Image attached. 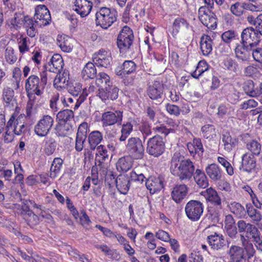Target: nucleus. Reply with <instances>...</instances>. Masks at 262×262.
Segmentation results:
<instances>
[{
  "instance_id": "2",
  "label": "nucleus",
  "mask_w": 262,
  "mask_h": 262,
  "mask_svg": "<svg viewBox=\"0 0 262 262\" xmlns=\"http://www.w3.org/2000/svg\"><path fill=\"white\" fill-rule=\"evenodd\" d=\"M48 72L43 71L40 73V78L36 75L30 76L26 81L25 89L27 94L34 93L41 96L47 83Z\"/></svg>"
},
{
  "instance_id": "41",
  "label": "nucleus",
  "mask_w": 262,
  "mask_h": 262,
  "mask_svg": "<svg viewBox=\"0 0 262 262\" xmlns=\"http://www.w3.org/2000/svg\"><path fill=\"white\" fill-rule=\"evenodd\" d=\"M243 88L245 92L251 97H256L260 94L259 86L255 88L254 82L252 80L246 82Z\"/></svg>"
},
{
  "instance_id": "49",
  "label": "nucleus",
  "mask_w": 262,
  "mask_h": 262,
  "mask_svg": "<svg viewBox=\"0 0 262 262\" xmlns=\"http://www.w3.org/2000/svg\"><path fill=\"white\" fill-rule=\"evenodd\" d=\"M203 136L206 139H211L216 137V130L214 125L206 124L201 128Z\"/></svg>"
},
{
  "instance_id": "28",
  "label": "nucleus",
  "mask_w": 262,
  "mask_h": 262,
  "mask_svg": "<svg viewBox=\"0 0 262 262\" xmlns=\"http://www.w3.org/2000/svg\"><path fill=\"white\" fill-rule=\"evenodd\" d=\"M189 23L184 18L178 17L176 18L172 24V35L173 37L179 32H184L188 30Z\"/></svg>"
},
{
  "instance_id": "26",
  "label": "nucleus",
  "mask_w": 262,
  "mask_h": 262,
  "mask_svg": "<svg viewBox=\"0 0 262 262\" xmlns=\"http://www.w3.org/2000/svg\"><path fill=\"white\" fill-rule=\"evenodd\" d=\"M35 95L34 93L27 94L29 100L26 107V117L29 118L36 113L37 108L39 106L38 98Z\"/></svg>"
},
{
  "instance_id": "18",
  "label": "nucleus",
  "mask_w": 262,
  "mask_h": 262,
  "mask_svg": "<svg viewBox=\"0 0 262 262\" xmlns=\"http://www.w3.org/2000/svg\"><path fill=\"white\" fill-rule=\"evenodd\" d=\"M189 188L185 184L175 185L171 192V197L177 204H181L187 196Z\"/></svg>"
},
{
  "instance_id": "58",
  "label": "nucleus",
  "mask_w": 262,
  "mask_h": 262,
  "mask_svg": "<svg viewBox=\"0 0 262 262\" xmlns=\"http://www.w3.org/2000/svg\"><path fill=\"white\" fill-rule=\"evenodd\" d=\"M244 73L247 76L257 77L259 74V67L253 64L248 66L245 68Z\"/></svg>"
},
{
  "instance_id": "19",
  "label": "nucleus",
  "mask_w": 262,
  "mask_h": 262,
  "mask_svg": "<svg viewBox=\"0 0 262 262\" xmlns=\"http://www.w3.org/2000/svg\"><path fill=\"white\" fill-rule=\"evenodd\" d=\"M207 242L213 250H218L223 248L226 245V240L224 236L221 234L216 232L207 235Z\"/></svg>"
},
{
  "instance_id": "52",
  "label": "nucleus",
  "mask_w": 262,
  "mask_h": 262,
  "mask_svg": "<svg viewBox=\"0 0 262 262\" xmlns=\"http://www.w3.org/2000/svg\"><path fill=\"white\" fill-rule=\"evenodd\" d=\"M21 71L18 68H15L13 71L12 79L13 81L11 86L14 90H17L19 88V83L21 80Z\"/></svg>"
},
{
  "instance_id": "27",
  "label": "nucleus",
  "mask_w": 262,
  "mask_h": 262,
  "mask_svg": "<svg viewBox=\"0 0 262 262\" xmlns=\"http://www.w3.org/2000/svg\"><path fill=\"white\" fill-rule=\"evenodd\" d=\"M213 40L208 35L203 34L200 39V47L204 56H209L212 53Z\"/></svg>"
},
{
  "instance_id": "37",
  "label": "nucleus",
  "mask_w": 262,
  "mask_h": 262,
  "mask_svg": "<svg viewBox=\"0 0 262 262\" xmlns=\"http://www.w3.org/2000/svg\"><path fill=\"white\" fill-rule=\"evenodd\" d=\"M206 171L213 181L220 180L222 177V170L217 165H208L206 168Z\"/></svg>"
},
{
  "instance_id": "25",
  "label": "nucleus",
  "mask_w": 262,
  "mask_h": 262,
  "mask_svg": "<svg viewBox=\"0 0 262 262\" xmlns=\"http://www.w3.org/2000/svg\"><path fill=\"white\" fill-rule=\"evenodd\" d=\"M27 207L25 206L21 210L20 215L25 220L28 225L31 228H34L39 224L40 222L39 217L35 214L31 210H26Z\"/></svg>"
},
{
  "instance_id": "42",
  "label": "nucleus",
  "mask_w": 262,
  "mask_h": 262,
  "mask_svg": "<svg viewBox=\"0 0 262 262\" xmlns=\"http://www.w3.org/2000/svg\"><path fill=\"white\" fill-rule=\"evenodd\" d=\"M221 209L218 207L208 208L206 215V217L214 224L219 223L221 220Z\"/></svg>"
},
{
  "instance_id": "7",
  "label": "nucleus",
  "mask_w": 262,
  "mask_h": 262,
  "mask_svg": "<svg viewBox=\"0 0 262 262\" xmlns=\"http://www.w3.org/2000/svg\"><path fill=\"white\" fill-rule=\"evenodd\" d=\"M198 13L199 19L204 26L210 30H214L216 28V16L206 6L200 7Z\"/></svg>"
},
{
  "instance_id": "20",
  "label": "nucleus",
  "mask_w": 262,
  "mask_h": 262,
  "mask_svg": "<svg viewBox=\"0 0 262 262\" xmlns=\"http://www.w3.org/2000/svg\"><path fill=\"white\" fill-rule=\"evenodd\" d=\"M136 64L132 60H125L120 66L115 69V73L117 76L123 78L127 75H129L136 72Z\"/></svg>"
},
{
  "instance_id": "3",
  "label": "nucleus",
  "mask_w": 262,
  "mask_h": 262,
  "mask_svg": "<svg viewBox=\"0 0 262 262\" xmlns=\"http://www.w3.org/2000/svg\"><path fill=\"white\" fill-rule=\"evenodd\" d=\"M95 16L97 26L107 29L117 20L118 14L116 10L104 7L99 9L96 13Z\"/></svg>"
},
{
  "instance_id": "63",
  "label": "nucleus",
  "mask_w": 262,
  "mask_h": 262,
  "mask_svg": "<svg viewBox=\"0 0 262 262\" xmlns=\"http://www.w3.org/2000/svg\"><path fill=\"white\" fill-rule=\"evenodd\" d=\"M89 130L88 123L85 122L81 123L78 126L76 136L86 138L87 133Z\"/></svg>"
},
{
  "instance_id": "50",
  "label": "nucleus",
  "mask_w": 262,
  "mask_h": 262,
  "mask_svg": "<svg viewBox=\"0 0 262 262\" xmlns=\"http://www.w3.org/2000/svg\"><path fill=\"white\" fill-rule=\"evenodd\" d=\"M209 65L205 60H201L199 62L195 70L192 73V76L198 79L203 73L208 70Z\"/></svg>"
},
{
  "instance_id": "10",
  "label": "nucleus",
  "mask_w": 262,
  "mask_h": 262,
  "mask_svg": "<svg viewBox=\"0 0 262 262\" xmlns=\"http://www.w3.org/2000/svg\"><path fill=\"white\" fill-rule=\"evenodd\" d=\"M164 150L165 144L160 136L156 135L148 140L147 151L149 155L158 157L162 155Z\"/></svg>"
},
{
  "instance_id": "14",
  "label": "nucleus",
  "mask_w": 262,
  "mask_h": 262,
  "mask_svg": "<svg viewBox=\"0 0 262 262\" xmlns=\"http://www.w3.org/2000/svg\"><path fill=\"white\" fill-rule=\"evenodd\" d=\"M93 60L98 67L109 68L112 62L111 53L103 49L100 50L94 55Z\"/></svg>"
},
{
  "instance_id": "15",
  "label": "nucleus",
  "mask_w": 262,
  "mask_h": 262,
  "mask_svg": "<svg viewBox=\"0 0 262 262\" xmlns=\"http://www.w3.org/2000/svg\"><path fill=\"white\" fill-rule=\"evenodd\" d=\"M119 89L111 83L109 85L104 86V88H99L97 96L102 100H114L118 97Z\"/></svg>"
},
{
  "instance_id": "47",
  "label": "nucleus",
  "mask_w": 262,
  "mask_h": 262,
  "mask_svg": "<svg viewBox=\"0 0 262 262\" xmlns=\"http://www.w3.org/2000/svg\"><path fill=\"white\" fill-rule=\"evenodd\" d=\"M246 208V213L253 221L258 222L262 220L260 212L255 209L251 204H247Z\"/></svg>"
},
{
  "instance_id": "23",
  "label": "nucleus",
  "mask_w": 262,
  "mask_h": 262,
  "mask_svg": "<svg viewBox=\"0 0 262 262\" xmlns=\"http://www.w3.org/2000/svg\"><path fill=\"white\" fill-rule=\"evenodd\" d=\"M252 48L245 45L237 44L234 49L235 57L243 62L248 61L251 57Z\"/></svg>"
},
{
  "instance_id": "40",
  "label": "nucleus",
  "mask_w": 262,
  "mask_h": 262,
  "mask_svg": "<svg viewBox=\"0 0 262 262\" xmlns=\"http://www.w3.org/2000/svg\"><path fill=\"white\" fill-rule=\"evenodd\" d=\"M71 128L72 125L70 123L58 121L55 127V134L58 137H65L68 134Z\"/></svg>"
},
{
  "instance_id": "53",
  "label": "nucleus",
  "mask_w": 262,
  "mask_h": 262,
  "mask_svg": "<svg viewBox=\"0 0 262 262\" xmlns=\"http://www.w3.org/2000/svg\"><path fill=\"white\" fill-rule=\"evenodd\" d=\"M171 162L173 164H192L190 160L186 159L180 151H176L174 153L171 159Z\"/></svg>"
},
{
  "instance_id": "44",
  "label": "nucleus",
  "mask_w": 262,
  "mask_h": 262,
  "mask_svg": "<svg viewBox=\"0 0 262 262\" xmlns=\"http://www.w3.org/2000/svg\"><path fill=\"white\" fill-rule=\"evenodd\" d=\"M194 179L198 185L201 188H205L209 185L208 180L204 172L200 169H196L194 176Z\"/></svg>"
},
{
  "instance_id": "36",
  "label": "nucleus",
  "mask_w": 262,
  "mask_h": 262,
  "mask_svg": "<svg viewBox=\"0 0 262 262\" xmlns=\"http://www.w3.org/2000/svg\"><path fill=\"white\" fill-rule=\"evenodd\" d=\"M103 139V134L98 130L90 133L88 136V142L91 149L94 150Z\"/></svg>"
},
{
  "instance_id": "1",
  "label": "nucleus",
  "mask_w": 262,
  "mask_h": 262,
  "mask_svg": "<svg viewBox=\"0 0 262 262\" xmlns=\"http://www.w3.org/2000/svg\"><path fill=\"white\" fill-rule=\"evenodd\" d=\"M126 148L131 156L120 158L117 164H133L132 158L134 159H141L144 155V147L141 140L137 137H131L127 140Z\"/></svg>"
},
{
  "instance_id": "43",
  "label": "nucleus",
  "mask_w": 262,
  "mask_h": 262,
  "mask_svg": "<svg viewBox=\"0 0 262 262\" xmlns=\"http://www.w3.org/2000/svg\"><path fill=\"white\" fill-rule=\"evenodd\" d=\"M56 75L54 80V85L57 88H64L68 84L69 78L67 72H63L62 74L60 73Z\"/></svg>"
},
{
  "instance_id": "39",
  "label": "nucleus",
  "mask_w": 262,
  "mask_h": 262,
  "mask_svg": "<svg viewBox=\"0 0 262 262\" xmlns=\"http://www.w3.org/2000/svg\"><path fill=\"white\" fill-rule=\"evenodd\" d=\"M230 211L237 216L238 218H242L246 214V208L240 203L233 202L230 203L228 205Z\"/></svg>"
},
{
  "instance_id": "64",
  "label": "nucleus",
  "mask_w": 262,
  "mask_h": 262,
  "mask_svg": "<svg viewBox=\"0 0 262 262\" xmlns=\"http://www.w3.org/2000/svg\"><path fill=\"white\" fill-rule=\"evenodd\" d=\"M251 55L255 61L262 63V48L256 47L252 48Z\"/></svg>"
},
{
  "instance_id": "51",
  "label": "nucleus",
  "mask_w": 262,
  "mask_h": 262,
  "mask_svg": "<svg viewBox=\"0 0 262 262\" xmlns=\"http://www.w3.org/2000/svg\"><path fill=\"white\" fill-rule=\"evenodd\" d=\"M56 147V142L52 137L47 138L45 140L44 150L47 155H51L55 151Z\"/></svg>"
},
{
  "instance_id": "35",
  "label": "nucleus",
  "mask_w": 262,
  "mask_h": 262,
  "mask_svg": "<svg viewBox=\"0 0 262 262\" xmlns=\"http://www.w3.org/2000/svg\"><path fill=\"white\" fill-rule=\"evenodd\" d=\"M97 70L92 62H88L83 68L81 72V76L83 79L88 80L89 79H94L96 77Z\"/></svg>"
},
{
  "instance_id": "38",
  "label": "nucleus",
  "mask_w": 262,
  "mask_h": 262,
  "mask_svg": "<svg viewBox=\"0 0 262 262\" xmlns=\"http://www.w3.org/2000/svg\"><path fill=\"white\" fill-rule=\"evenodd\" d=\"M70 37L64 34L57 36V44L64 52H70L72 49V46L70 42Z\"/></svg>"
},
{
  "instance_id": "56",
  "label": "nucleus",
  "mask_w": 262,
  "mask_h": 262,
  "mask_svg": "<svg viewBox=\"0 0 262 262\" xmlns=\"http://www.w3.org/2000/svg\"><path fill=\"white\" fill-rule=\"evenodd\" d=\"M5 57L6 61L9 64H13L17 60V57L14 55V50L11 47H7L5 50Z\"/></svg>"
},
{
  "instance_id": "59",
  "label": "nucleus",
  "mask_w": 262,
  "mask_h": 262,
  "mask_svg": "<svg viewBox=\"0 0 262 262\" xmlns=\"http://www.w3.org/2000/svg\"><path fill=\"white\" fill-rule=\"evenodd\" d=\"M237 34L233 30H228L225 31L222 34V39L223 41L227 44L236 39Z\"/></svg>"
},
{
  "instance_id": "34",
  "label": "nucleus",
  "mask_w": 262,
  "mask_h": 262,
  "mask_svg": "<svg viewBox=\"0 0 262 262\" xmlns=\"http://www.w3.org/2000/svg\"><path fill=\"white\" fill-rule=\"evenodd\" d=\"M13 89H14L11 86V88L8 86L4 88L3 90L2 96L6 106L11 105L13 106L14 104L16 103Z\"/></svg>"
},
{
  "instance_id": "29",
  "label": "nucleus",
  "mask_w": 262,
  "mask_h": 262,
  "mask_svg": "<svg viewBox=\"0 0 262 262\" xmlns=\"http://www.w3.org/2000/svg\"><path fill=\"white\" fill-rule=\"evenodd\" d=\"M222 68L231 73H236L239 71V67L237 61L231 57L226 55L222 61Z\"/></svg>"
},
{
  "instance_id": "33",
  "label": "nucleus",
  "mask_w": 262,
  "mask_h": 262,
  "mask_svg": "<svg viewBox=\"0 0 262 262\" xmlns=\"http://www.w3.org/2000/svg\"><path fill=\"white\" fill-rule=\"evenodd\" d=\"M23 26L30 37H33L35 36L37 33L36 27L38 26L35 23V20L33 21L29 16H25L24 17Z\"/></svg>"
},
{
  "instance_id": "57",
  "label": "nucleus",
  "mask_w": 262,
  "mask_h": 262,
  "mask_svg": "<svg viewBox=\"0 0 262 262\" xmlns=\"http://www.w3.org/2000/svg\"><path fill=\"white\" fill-rule=\"evenodd\" d=\"M30 39L28 37L20 38L18 41V48L21 53L23 54L29 50Z\"/></svg>"
},
{
  "instance_id": "55",
  "label": "nucleus",
  "mask_w": 262,
  "mask_h": 262,
  "mask_svg": "<svg viewBox=\"0 0 262 262\" xmlns=\"http://www.w3.org/2000/svg\"><path fill=\"white\" fill-rule=\"evenodd\" d=\"M24 16H22L20 14H15L14 17L9 19L8 24L11 26V28L15 29L19 28L24 24Z\"/></svg>"
},
{
  "instance_id": "12",
  "label": "nucleus",
  "mask_w": 262,
  "mask_h": 262,
  "mask_svg": "<svg viewBox=\"0 0 262 262\" xmlns=\"http://www.w3.org/2000/svg\"><path fill=\"white\" fill-rule=\"evenodd\" d=\"M123 112L120 111L105 112L101 117L102 126L106 127L115 124H121Z\"/></svg>"
},
{
  "instance_id": "48",
  "label": "nucleus",
  "mask_w": 262,
  "mask_h": 262,
  "mask_svg": "<svg viewBox=\"0 0 262 262\" xmlns=\"http://www.w3.org/2000/svg\"><path fill=\"white\" fill-rule=\"evenodd\" d=\"M133 124L132 121L123 124L121 129V135L119 138V141L121 142L125 141L133 131Z\"/></svg>"
},
{
  "instance_id": "8",
  "label": "nucleus",
  "mask_w": 262,
  "mask_h": 262,
  "mask_svg": "<svg viewBox=\"0 0 262 262\" xmlns=\"http://www.w3.org/2000/svg\"><path fill=\"white\" fill-rule=\"evenodd\" d=\"M252 12H260L262 11V4H252L251 3L236 2L231 5V12L236 16H241L245 10Z\"/></svg>"
},
{
  "instance_id": "17",
  "label": "nucleus",
  "mask_w": 262,
  "mask_h": 262,
  "mask_svg": "<svg viewBox=\"0 0 262 262\" xmlns=\"http://www.w3.org/2000/svg\"><path fill=\"white\" fill-rule=\"evenodd\" d=\"M164 179L162 177H150L146 180L145 186L150 194L160 192L164 188Z\"/></svg>"
},
{
  "instance_id": "46",
  "label": "nucleus",
  "mask_w": 262,
  "mask_h": 262,
  "mask_svg": "<svg viewBox=\"0 0 262 262\" xmlns=\"http://www.w3.org/2000/svg\"><path fill=\"white\" fill-rule=\"evenodd\" d=\"M74 116V112L72 110L66 109L59 111L56 115V119L59 122L69 123Z\"/></svg>"
},
{
  "instance_id": "24",
  "label": "nucleus",
  "mask_w": 262,
  "mask_h": 262,
  "mask_svg": "<svg viewBox=\"0 0 262 262\" xmlns=\"http://www.w3.org/2000/svg\"><path fill=\"white\" fill-rule=\"evenodd\" d=\"M201 194L205 197L206 201L211 204L219 208H222L221 199L214 189L210 187L202 191Z\"/></svg>"
},
{
  "instance_id": "60",
  "label": "nucleus",
  "mask_w": 262,
  "mask_h": 262,
  "mask_svg": "<svg viewBox=\"0 0 262 262\" xmlns=\"http://www.w3.org/2000/svg\"><path fill=\"white\" fill-rule=\"evenodd\" d=\"M12 128L15 135H20L25 133L26 130V127L24 123H19L18 122V119L13 120Z\"/></svg>"
},
{
  "instance_id": "31",
  "label": "nucleus",
  "mask_w": 262,
  "mask_h": 262,
  "mask_svg": "<svg viewBox=\"0 0 262 262\" xmlns=\"http://www.w3.org/2000/svg\"><path fill=\"white\" fill-rule=\"evenodd\" d=\"M222 142L224 143L225 150L230 151L236 148L238 140L235 137L232 136L229 133H226L223 135Z\"/></svg>"
},
{
  "instance_id": "22",
  "label": "nucleus",
  "mask_w": 262,
  "mask_h": 262,
  "mask_svg": "<svg viewBox=\"0 0 262 262\" xmlns=\"http://www.w3.org/2000/svg\"><path fill=\"white\" fill-rule=\"evenodd\" d=\"M64 66L61 56L58 54L53 55L48 64L45 66L46 71L53 73H59Z\"/></svg>"
},
{
  "instance_id": "16",
  "label": "nucleus",
  "mask_w": 262,
  "mask_h": 262,
  "mask_svg": "<svg viewBox=\"0 0 262 262\" xmlns=\"http://www.w3.org/2000/svg\"><path fill=\"white\" fill-rule=\"evenodd\" d=\"M93 3L88 0H75L73 10L80 15L81 17L88 16L91 12Z\"/></svg>"
},
{
  "instance_id": "61",
  "label": "nucleus",
  "mask_w": 262,
  "mask_h": 262,
  "mask_svg": "<svg viewBox=\"0 0 262 262\" xmlns=\"http://www.w3.org/2000/svg\"><path fill=\"white\" fill-rule=\"evenodd\" d=\"M97 150L98 152V154H96L97 155L96 158L99 161V164H102L106 159H108V156L107 155V151L106 149H104L103 146L100 145L98 146L97 148Z\"/></svg>"
},
{
  "instance_id": "54",
  "label": "nucleus",
  "mask_w": 262,
  "mask_h": 262,
  "mask_svg": "<svg viewBox=\"0 0 262 262\" xmlns=\"http://www.w3.org/2000/svg\"><path fill=\"white\" fill-rule=\"evenodd\" d=\"M246 147L252 154L258 155L261 150V144L256 140H252L247 143Z\"/></svg>"
},
{
  "instance_id": "9",
  "label": "nucleus",
  "mask_w": 262,
  "mask_h": 262,
  "mask_svg": "<svg viewBox=\"0 0 262 262\" xmlns=\"http://www.w3.org/2000/svg\"><path fill=\"white\" fill-rule=\"evenodd\" d=\"M241 43L251 48L256 47L260 41V35L252 27L244 29L241 35Z\"/></svg>"
},
{
  "instance_id": "62",
  "label": "nucleus",
  "mask_w": 262,
  "mask_h": 262,
  "mask_svg": "<svg viewBox=\"0 0 262 262\" xmlns=\"http://www.w3.org/2000/svg\"><path fill=\"white\" fill-rule=\"evenodd\" d=\"M260 232L257 228L254 225L251 224L249 229L246 234V237H249V235H251L252 238H253L254 241L255 240H259Z\"/></svg>"
},
{
  "instance_id": "32",
  "label": "nucleus",
  "mask_w": 262,
  "mask_h": 262,
  "mask_svg": "<svg viewBox=\"0 0 262 262\" xmlns=\"http://www.w3.org/2000/svg\"><path fill=\"white\" fill-rule=\"evenodd\" d=\"M14 120L15 116L12 115L6 124V131L3 135L4 141L5 143H9L14 140L15 134L13 130L12 125Z\"/></svg>"
},
{
  "instance_id": "13",
  "label": "nucleus",
  "mask_w": 262,
  "mask_h": 262,
  "mask_svg": "<svg viewBox=\"0 0 262 262\" xmlns=\"http://www.w3.org/2000/svg\"><path fill=\"white\" fill-rule=\"evenodd\" d=\"M173 169L172 167L173 165H171L170 167L171 170H173L172 173L177 175L179 177L180 180H189L193 175L194 171V167L193 165H173Z\"/></svg>"
},
{
  "instance_id": "21",
  "label": "nucleus",
  "mask_w": 262,
  "mask_h": 262,
  "mask_svg": "<svg viewBox=\"0 0 262 262\" xmlns=\"http://www.w3.org/2000/svg\"><path fill=\"white\" fill-rule=\"evenodd\" d=\"M130 176L127 174H119L115 180L116 188L118 191L123 194H126L129 189L131 182Z\"/></svg>"
},
{
  "instance_id": "4",
  "label": "nucleus",
  "mask_w": 262,
  "mask_h": 262,
  "mask_svg": "<svg viewBox=\"0 0 262 262\" xmlns=\"http://www.w3.org/2000/svg\"><path fill=\"white\" fill-rule=\"evenodd\" d=\"M134 38L132 30L128 26H124L117 37V46L121 52L125 53L131 50Z\"/></svg>"
},
{
  "instance_id": "30",
  "label": "nucleus",
  "mask_w": 262,
  "mask_h": 262,
  "mask_svg": "<svg viewBox=\"0 0 262 262\" xmlns=\"http://www.w3.org/2000/svg\"><path fill=\"white\" fill-rule=\"evenodd\" d=\"M163 92L162 84L158 81H155L152 85L149 86L147 89V94L149 97L154 100L161 98Z\"/></svg>"
},
{
  "instance_id": "45",
  "label": "nucleus",
  "mask_w": 262,
  "mask_h": 262,
  "mask_svg": "<svg viewBox=\"0 0 262 262\" xmlns=\"http://www.w3.org/2000/svg\"><path fill=\"white\" fill-rule=\"evenodd\" d=\"M96 78V84L100 88H104V86L109 85L112 83L110 76L104 72L99 73L97 74Z\"/></svg>"
},
{
  "instance_id": "6",
  "label": "nucleus",
  "mask_w": 262,
  "mask_h": 262,
  "mask_svg": "<svg viewBox=\"0 0 262 262\" xmlns=\"http://www.w3.org/2000/svg\"><path fill=\"white\" fill-rule=\"evenodd\" d=\"M54 119L49 115H43L34 126V133L39 137H46L51 130Z\"/></svg>"
},
{
  "instance_id": "5",
  "label": "nucleus",
  "mask_w": 262,
  "mask_h": 262,
  "mask_svg": "<svg viewBox=\"0 0 262 262\" xmlns=\"http://www.w3.org/2000/svg\"><path fill=\"white\" fill-rule=\"evenodd\" d=\"M204 206L200 201L191 200L188 201L185 207L186 216L192 222L200 220L204 212Z\"/></svg>"
},
{
  "instance_id": "11",
  "label": "nucleus",
  "mask_w": 262,
  "mask_h": 262,
  "mask_svg": "<svg viewBox=\"0 0 262 262\" xmlns=\"http://www.w3.org/2000/svg\"><path fill=\"white\" fill-rule=\"evenodd\" d=\"M34 19L35 23L40 27H44L50 24L51 17L49 10L44 5H39L35 9Z\"/></svg>"
}]
</instances>
